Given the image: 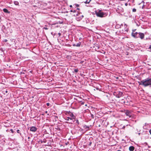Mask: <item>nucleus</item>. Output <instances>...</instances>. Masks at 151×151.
Listing matches in <instances>:
<instances>
[{"mask_svg":"<svg viewBox=\"0 0 151 151\" xmlns=\"http://www.w3.org/2000/svg\"><path fill=\"white\" fill-rule=\"evenodd\" d=\"M81 42H79V43H77L76 45V47H80V45H81Z\"/></svg>","mask_w":151,"mask_h":151,"instance_id":"a211bd4d","label":"nucleus"},{"mask_svg":"<svg viewBox=\"0 0 151 151\" xmlns=\"http://www.w3.org/2000/svg\"><path fill=\"white\" fill-rule=\"evenodd\" d=\"M80 103L81 105H83L84 104V102L82 101H80Z\"/></svg>","mask_w":151,"mask_h":151,"instance_id":"b1692460","label":"nucleus"},{"mask_svg":"<svg viewBox=\"0 0 151 151\" xmlns=\"http://www.w3.org/2000/svg\"><path fill=\"white\" fill-rule=\"evenodd\" d=\"M125 126H123V127H122V129H124V128H125Z\"/></svg>","mask_w":151,"mask_h":151,"instance_id":"4c0bfd02","label":"nucleus"},{"mask_svg":"<svg viewBox=\"0 0 151 151\" xmlns=\"http://www.w3.org/2000/svg\"><path fill=\"white\" fill-rule=\"evenodd\" d=\"M43 29H46V30H47L48 29V28H47V27H44L43 28Z\"/></svg>","mask_w":151,"mask_h":151,"instance_id":"f704fd0d","label":"nucleus"},{"mask_svg":"<svg viewBox=\"0 0 151 151\" xmlns=\"http://www.w3.org/2000/svg\"><path fill=\"white\" fill-rule=\"evenodd\" d=\"M122 112L125 113L127 116H128L129 117L131 116V112L128 110H122Z\"/></svg>","mask_w":151,"mask_h":151,"instance_id":"39448f33","label":"nucleus"},{"mask_svg":"<svg viewBox=\"0 0 151 151\" xmlns=\"http://www.w3.org/2000/svg\"><path fill=\"white\" fill-rule=\"evenodd\" d=\"M83 61H81V63H83Z\"/></svg>","mask_w":151,"mask_h":151,"instance_id":"8fccbe9b","label":"nucleus"},{"mask_svg":"<svg viewBox=\"0 0 151 151\" xmlns=\"http://www.w3.org/2000/svg\"><path fill=\"white\" fill-rule=\"evenodd\" d=\"M4 42H6L7 41V40L6 39L4 40Z\"/></svg>","mask_w":151,"mask_h":151,"instance_id":"c9c22d12","label":"nucleus"},{"mask_svg":"<svg viewBox=\"0 0 151 151\" xmlns=\"http://www.w3.org/2000/svg\"><path fill=\"white\" fill-rule=\"evenodd\" d=\"M74 71L75 72L77 73L78 71V69H75Z\"/></svg>","mask_w":151,"mask_h":151,"instance_id":"bb28decb","label":"nucleus"},{"mask_svg":"<svg viewBox=\"0 0 151 151\" xmlns=\"http://www.w3.org/2000/svg\"><path fill=\"white\" fill-rule=\"evenodd\" d=\"M17 132L18 133H20V130H19V129L17 130Z\"/></svg>","mask_w":151,"mask_h":151,"instance_id":"c756f323","label":"nucleus"},{"mask_svg":"<svg viewBox=\"0 0 151 151\" xmlns=\"http://www.w3.org/2000/svg\"><path fill=\"white\" fill-rule=\"evenodd\" d=\"M145 144L146 145H148V144L146 142H145Z\"/></svg>","mask_w":151,"mask_h":151,"instance_id":"a19ab883","label":"nucleus"},{"mask_svg":"<svg viewBox=\"0 0 151 151\" xmlns=\"http://www.w3.org/2000/svg\"><path fill=\"white\" fill-rule=\"evenodd\" d=\"M139 134V135L140 134V133H138Z\"/></svg>","mask_w":151,"mask_h":151,"instance_id":"5fc2aeb1","label":"nucleus"},{"mask_svg":"<svg viewBox=\"0 0 151 151\" xmlns=\"http://www.w3.org/2000/svg\"><path fill=\"white\" fill-rule=\"evenodd\" d=\"M84 128L85 129H88L89 128V127L86 126V125H85L84 126Z\"/></svg>","mask_w":151,"mask_h":151,"instance_id":"4be33fe9","label":"nucleus"},{"mask_svg":"<svg viewBox=\"0 0 151 151\" xmlns=\"http://www.w3.org/2000/svg\"><path fill=\"white\" fill-rule=\"evenodd\" d=\"M73 13H76V10H73Z\"/></svg>","mask_w":151,"mask_h":151,"instance_id":"72a5a7b5","label":"nucleus"},{"mask_svg":"<svg viewBox=\"0 0 151 151\" xmlns=\"http://www.w3.org/2000/svg\"><path fill=\"white\" fill-rule=\"evenodd\" d=\"M90 0H86L84 2L86 4H88L90 2Z\"/></svg>","mask_w":151,"mask_h":151,"instance_id":"aec40b11","label":"nucleus"},{"mask_svg":"<svg viewBox=\"0 0 151 151\" xmlns=\"http://www.w3.org/2000/svg\"><path fill=\"white\" fill-rule=\"evenodd\" d=\"M125 5L126 6H127V3H126V4H125Z\"/></svg>","mask_w":151,"mask_h":151,"instance_id":"09e8293b","label":"nucleus"},{"mask_svg":"<svg viewBox=\"0 0 151 151\" xmlns=\"http://www.w3.org/2000/svg\"><path fill=\"white\" fill-rule=\"evenodd\" d=\"M72 118L70 117H67L65 119V120L68 121H71V120H72Z\"/></svg>","mask_w":151,"mask_h":151,"instance_id":"4468645a","label":"nucleus"},{"mask_svg":"<svg viewBox=\"0 0 151 151\" xmlns=\"http://www.w3.org/2000/svg\"><path fill=\"white\" fill-rule=\"evenodd\" d=\"M150 37H146L145 39H144L145 40H150Z\"/></svg>","mask_w":151,"mask_h":151,"instance_id":"cd10ccee","label":"nucleus"},{"mask_svg":"<svg viewBox=\"0 0 151 151\" xmlns=\"http://www.w3.org/2000/svg\"><path fill=\"white\" fill-rule=\"evenodd\" d=\"M3 11L6 13H9V12L8 11V10L6 9H3Z\"/></svg>","mask_w":151,"mask_h":151,"instance_id":"dca6fc26","label":"nucleus"},{"mask_svg":"<svg viewBox=\"0 0 151 151\" xmlns=\"http://www.w3.org/2000/svg\"><path fill=\"white\" fill-rule=\"evenodd\" d=\"M46 105L47 106H50V104L49 103H47L46 104Z\"/></svg>","mask_w":151,"mask_h":151,"instance_id":"2f4dec72","label":"nucleus"},{"mask_svg":"<svg viewBox=\"0 0 151 151\" xmlns=\"http://www.w3.org/2000/svg\"><path fill=\"white\" fill-rule=\"evenodd\" d=\"M58 35H59V36H60L61 35V34L60 33H58Z\"/></svg>","mask_w":151,"mask_h":151,"instance_id":"e433bc0d","label":"nucleus"},{"mask_svg":"<svg viewBox=\"0 0 151 151\" xmlns=\"http://www.w3.org/2000/svg\"><path fill=\"white\" fill-rule=\"evenodd\" d=\"M139 85H142L144 87H147L151 85V78H148L138 82Z\"/></svg>","mask_w":151,"mask_h":151,"instance_id":"f257e3e1","label":"nucleus"},{"mask_svg":"<svg viewBox=\"0 0 151 151\" xmlns=\"http://www.w3.org/2000/svg\"><path fill=\"white\" fill-rule=\"evenodd\" d=\"M136 9H135L134 8V9H132L133 12H136Z\"/></svg>","mask_w":151,"mask_h":151,"instance_id":"c85d7f7f","label":"nucleus"},{"mask_svg":"<svg viewBox=\"0 0 151 151\" xmlns=\"http://www.w3.org/2000/svg\"><path fill=\"white\" fill-rule=\"evenodd\" d=\"M69 116H70V117L72 119H75L76 118V116H74L72 113H71L70 114V115Z\"/></svg>","mask_w":151,"mask_h":151,"instance_id":"9b49d317","label":"nucleus"},{"mask_svg":"<svg viewBox=\"0 0 151 151\" xmlns=\"http://www.w3.org/2000/svg\"><path fill=\"white\" fill-rule=\"evenodd\" d=\"M80 14H79L78 13H76V14H73V15L75 16V17H77Z\"/></svg>","mask_w":151,"mask_h":151,"instance_id":"412c9836","label":"nucleus"},{"mask_svg":"<svg viewBox=\"0 0 151 151\" xmlns=\"http://www.w3.org/2000/svg\"><path fill=\"white\" fill-rule=\"evenodd\" d=\"M148 124L147 123H145V125L143 127V128L144 129H147L148 128Z\"/></svg>","mask_w":151,"mask_h":151,"instance_id":"ddd939ff","label":"nucleus"},{"mask_svg":"<svg viewBox=\"0 0 151 151\" xmlns=\"http://www.w3.org/2000/svg\"><path fill=\"white\" fill-rule=\"evenodd\" d=\"M76 44H74L73 45V46H76Z\"/></svg>","mask_w":151,"mask_h":151,"instance_id":"a18cd8bd","label":"nucleus"},{"mask_svg":"<svg viewBox=\"0 0 151 151\" xmlns=\"http://www.w3.org/2000/svg\"><path fill=\"white\" fill-rule=\"evenodd\" d=\"M75 121H76V123H77L78 124H79V122L78 120V119H77L76 120H75Z\"/></svg>","mask_w":151,"mask_h":151,"instance_id":"393cba45","label":"nucleus"},{"mask_svg":"<svg viewBox=\"0 0 151 151\" xmlns=\"http://www.w3.org/2000/svg\"><path fill=\"white\" fill-rule=\"evenodd\" d=\"M124 29L123 30V31H124L126 32H128V28H127V25L126 24H124Z\"/></svg>","mask_w":151,"mask_h":151,"instance_id":"6e6552de","label":"nucleus"},{"mask_svg":"<svg viewBox=\"0 0 151 151\" xmlns=\"http://www.w3.org/2000/svg\"><path fill=\"white\" fill-rule=\"evenodd\" d=\"M70 12H73V10H70Z\"/></svg>","mask_w":151,"mask_h":151,"instance_id":"79ce46f5","label":"nucleus"},{"mask_svg":"<svg viewBox=\"0 0 151 151\" xmlns=\"http://www.w3.org/2000/svg\"><path fill=\"white\" fill-rule=\"evenodd\" d=\"M79 8H77V10H79Z\"/></svg>","mask_w":151,"mask_h":151,"instance_id":"3c124183","label":"nucleus"},{"mask_svg":"<svg viewBox=\"0 0 151 151\" xmlns=\"http://www.w3.org/2000/svg\"><path fill=\"white\" fill-rule=\"evenodd\" d=\"M123 94L122 92L120 91L114 92L113 93V95L116 97L119 98L121 97Z\"/></svg>","mask_w":151,"mask_h":151,"instance_id":"20e7f679","label":"nucleus"},{"mask_svg":"<svg viewBox=\"0 0 151 151\" xmlns=\"http://www.w3.org/2000/svg\"><path fill=\"white\" fill-rule=\"evenodd\" d=\"M1 19V17H0V19Z\"/></svg>","mask_w":151,"mask_h":151,"instance_id":"6e6d98bb","label":"nucleus"},{"mask_svg":"<svg viewBox=\"0 0 151 151\" xmlns=\"http://www.w3.org/2000/svg\"><path fill=\"white\" fill-rule=\"evenodd\" d=\"M75 119H72V120H71V121H69V123L71 124H73V123H74L75 121Z\"/></svg>","mask_w":151,"mask_h":151,"instance_id":"2eb2a0df","label":"nucleus"},{"mask_svg":"<svg viewBox=\"0 0 151 151\" xmlns=\"http://www.w3.org/2000/svg\"><path fill=\"white\" fill-rule=\"evenodd\" d=\"M72 6H72V5H70V7H72Z\"/></svg>","mask_w":151,"mask_h":151,"instance_id":"37998d69","label":"nucleus"},{"mask_svg":"<svg viewBox=\"0 0 151 151\" xmlns=\"http://www.w3.org/2000/svg\"><path fill=\"white\" fill-rule=\"evenodd\" d=\"M72 112H71L70 111L67 112V114H68L69 116L70 115V114Z\"/></svg>","mask_w":151,"mask_h":151,"instance_id":"a878e982","label":"nucleus"},{"mask_svg":"<svg viewBox=\"0 0 151 151\" xmlns=\"http://www.w3.org/2000/svg\"><path fill=\"white\" fill-rule=\"evenodd\" d=\"M83 17V15H82L79 17H77L76 18L77 20L78 21H80Z\"/></svg>","mask_w":151,"mask_h":151,"instance_id":"f8f14e48","label":"nucleus"},{"mask_svg":"<svg viewBox=\"0 0 151 151\" xmlns=\"http://www.w3.org/2000/svg\"><path fill=\"white\" fill-rule=\"evenodd\" d=\"M24 2L25 3H27L29 1V0H23Z\"/></svg>","mask_w":151,"mask_h":151,"instance_id":"5701e85b","label":"nucleus"},{"mask_svg":"<svg viewBox=\"0 0 151 151\" xmlns=\"http://www.w3.org/2000/svg\"><path fill=\"white\" fill-rule=\"evenodd\" d=\"M11 131L12 133H13V130L12 129H11Z\"/></svg>","mask_w":151,"mask_h":151,"instance_id":"58836bf2","label":"nucleus"},{"mask_svg":"<svg viewBox=\"0 0 151 151\" xmlns=\"http://www.w3.org/2000/svg\"><path fill=\"white\" fill-rule=\"evenodd\" d=\"M47 113V111H45V113Z\"/></svg>","mask_w":151,"mask_h":151,"instance_id":"de8ad7c7","label":"nucleus"},{"mask_svg":"<svg viewBox=\"0 0 151 151\" xmlns=\"http://www.w3.org/2000/svg\"><path fill=\"white\" fill-rule=\"evenodd\" d=\"M39 142H40L41 143H42L43 142V141H42V140H40Z\"/></svg>","mask_w":151,"mask_h":151,"instance_id":"473e14b6","label":"nucleus"},{"mask_svg":"<svg viewBox=\"0 0 151 151\" xmlns=\"http://www.w3.org/2000/svg\"><path fill=\"white\" fill-rule=\"evenodd\" d=\"M135 148L133 146H131L129 147V150L130 151H133L134 150Z\"/></svg>","mask_w":151,"mask_h":151,"instance_id":"9d476101","label":"nucleus"},{"mask_svg":"<svg viewBox=\"0 0 151 151\" xmlns=\"http://www.w3.org/2000/svg\"><path fill=\"white\" fill-rule=\"evenodd\" d=\"M145 36V35L144 33L138 32L137 33H136L135 35H134L133 37L135 39L139 38L141 40H142L144 39Z\"/></svg>","mask_w":151,"mask_h":151,"instance_id":"f03ea898","label":"nucleus"},{"mask_svg":"<svg viewBox=\"0 0 151 151\" xmlns=\"http://www.w3.org/2000/svg\"><path fill=\"white\" fill-rule=\"evenodd\" d=\"M92 143V142H89V144H88V145H89V146H90L91 145Z\"/></svg>","mask_w":151,"mask_h":151,"instance_id":"7c9ffc66","label":"nucleus"},{"mask_svg":"<svg viewBox=\"0 0 151 151\" xmlns=\"http://www.w3.org/2000/svg\"><path fill=\"white\" fill-rule=\"evenodd\" d=\"M148 147L149 148H150V146H148Z\"/></svg>","mask_w":151,"mask_h":151,"instance_id":"49530a36","label":"nucleus"},{"mask_svg":"<svg viewBox=\"0 0 151 151\" xmlns=\"http://www.w3.org/2000/svg\"><path fill=\"white\" fill-rule=\"evenodd\" d=\"M95 13L97 17H103L106 15V13L101 12V10L96 12Z\"/></svg>","mask_w":151,"mask_h":151,"instance_id":"7ed1b4c3","label":"nucleus"},{"mask_svg":"<svg viewBox=\"0 0 151 151\" xmlns=\"http://www.w3.org/2000/svg\"><path fill=\"white\" fill-rule=\"evenodd\" d=\"M123 26V24H122L121 25L119 24H116L115 26V28L116 29H119L122 27Z\"/></svg>","mask_w":151,"mask_h":151,"instance_id":"0eeeda50","label":"nucleus"},{"mask_svg":"<svg viewBox=\"0 0 151 151\" xmlns=\"http://www.w3.org/2000/svg\"><path fill=\"white\" fill-rule=\"evenodd\" d=\"M14 4L16 5H18L19 4V3L17 1H14Z\"/></svg>","mask_w":151,"mask_h":151,"instance_id":"6ab92c4d","label":"nucleus"},{"mask_svg":"<svg viewBox=\"0 0 151 151\" xmlns=\"http://www.w3.org/2000/svg\"><path fill=\"white\" fill-rule=\"evenodd\" d=\"M149 132L150 133V134H151V129L150 130Z\"/></svg>","mask_w":151,"mask_h":151,"instance_id":"ea45409f","label":"nucleus"},{"mask_svg":"<svg viewBox=\"0 0 151 151\" xmlns=\"http://www.w3.org/2000/svg\"><path fill=\"white\" fill-rule=\"evenodd\" d=\"M73 6L76 8V7H79V5L77 4H74L73 5Z\"/></svg>","mask_w":151,"mask_h":151,"instance_id":"f3484780","label":"nucleus"},{"mask_svg":"<svg viewBox=\"0 0 151 151\" xmlns=\"http://www.w3.org/2000/svg\"><path fill=\"white\" fill-rule=\"evenodd\" d=\"M37 128L34 126H32L30 127V131L33 132H35L37 130Z\"/></svg>","mask_w":151,"mask_h":151,"instance_id":"423d86ee","label":"nucleus"},{"mask_svg":"<svg viewBox=\"0 0 151 151\" xmlns=\"http://www.w3.org/2000/svg\"><path fill=\"white\" fill-rule=\"evenodd\" d=\"M29 138H30V137H28V139H29Z\"/></svg>","mask_w":151,"mask_h":151,"instance_id":"864d4df0","label":"nucleus"},{"mask_svg":"<svg viewBox=\"0 0 151 151\" xmlns=\"http://www.w3.org/2000/svg\"><path fill=\"white\" fill-rule=\"evenodd\" d=\"M46 142V139H45V141H43V142H45H45Z\"/></svg>","mask_w":151,"mask_h":151,"instance_id":"c03bdc74","label":"nucleus"},{"mask_svg":"<svg viewBox=\"0 0 151 151\" xmlns=\"http://www.w3.org/2000/svg\"><path fill=\"white\" fill-rule=\"evenodd\" d=\"M117 151H121V150H118Z\"/></svg>","mask_w":151,"mask_h":151,"instance_id":"603ef678","label":"nucleus"},{"mask_svg":"<svg viewBox=\"0 0 151 151\" xmlns=\"http://www.w3.org/2000/svg\"><path fill=\"white\" fill-rule=\"evenodd\" d=\"M136 29H133L132 30V32L131 34V35L132 37H133L134 36V35H135L136 33H137L138 32H136Z\"/></svg>","mask_w":151,"mask_h":151,"instance_id":"1a4fd4ad","label":"nucleus"}]
</instances>
